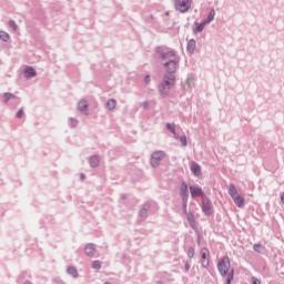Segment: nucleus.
I'll list each match as a JSON object with an SVG mask.
<instances>
[{
    "label": "nucleus",
    "mask_w": 284,
    "mask_h": 284,
    "mask_svg": "<svg viewBox=\"0 0 284 284\" xmlns=\"http://www.w3.org/2000/svg\"><path fill=\"white\" fill-rule=\"evenodd\" d=\"M106 105L109 108V110H114V108H116V100L111 99L106 102Z\"/></svg>",
    "instance_id": "obj_19"
},
{
    "label": "nucleus",
    "mask_w": 284,
    "mask_h": 284,
    "mask_svg": "<svg viewBox=\"0 0 284 284\" xmlns=\"http://www.w3.org/2000/svg\"><path fill=\"white\" fill-rule=\"evenodd\" d=\"M162 63L169 74L176 72V55L174 53L169 52L163 55Z\"/></svg>",
    "instance_id": "obj_2"
},
{
    "label": "nucleus",
    "mask_w": 284,
    "mask_h": 284,
    "mask_svg": "<svg viewBox=\"0 0 284 284\" xmlns=\"http://www.w3.org/2000/svg\"><path fill=\"white\" fill-rule=\"evenodd\" d=\"M214 17H216V11L214 9H211L209 12L207 18L205 19V24L210 26V23H212L214 21Z\"/></svg>",
    "instance_id": "obj_14"
},
{
    "label": "nucleus",
    "mask_w": 284,
    "mask_h": 284,
    "mask_svg": "<svg viewBox=\"0 0 284 284\" xmlns=\"http://www.w3.org/2000/svg\"><path fill=\"white\" fill-rule=\"evenodd\" d=\"M206 26L207 24L204 21L202 23L195 22L193 27V33L199 34V32H202L203 30H205Z\"/></svg>",
    "instance_id": "obj_11"
},
{
    "label": "nucleus",
    "mask_w": 284,
    "mask_h": 284,
    "mask_svg": "<svg viewBox=\"0 0 284 284\" xmlns=\"http://www.w3.org/2000/svg\"><path fill=\"white\" fill-rule=\"evenodd\" d=\"M191 172L195 175V176H201V165H199V163L193 162L191 164Z\"/></svg>",
    "instance_id": "obj_13"
},
{
    "label": "nucleus",
    "mask_w": 284,
    "mask_h": 284,
    "mask_svg": "<svg viewBox=\"0 0 284 284\" xmlns=\"http://www.w3.org/2000/svg\"><path fill=\"white\" fill-rule=\"evenodd\" d=\"M179 141H180L182 148H187V136L182 135L179 138Z\"/></svg>",
    "instance_id": "obj_20"
},
{
    "label": "nucleus",
    "mask_w": 284,
    "mask_h": 284,
    "mask_svg": "<svg viewBox=\"0 0 284 284\" xmlns=\"http://www.w3.org/2000/svg\"><path fill=\"white\" fill-rule=\"evenodd\" d=\"M253 250H254V252H256L257 254H262V253H263V245H261V244H254V245H253Z\"/></svg>",
    "instance_id": "obj_21"
},
{
    "label": "nucleus",
    "mask_w": 284,
    "mask_h": 284,
    "mask_svg": "<svg viewBox=\"0 0 284 284\" xmlns=\"http://www.w3.org/2000/svg\"><path fill=\"white\" fill-rule=\"evenodd\" d=\"M145 82L150 83V77L149 75L145 78Z\"/></svg>",
    "instance_id": "obj_35"
},
{
    "label": "nucleus",
    "mask_w": 284,
    "mask_h": 284,
    "mask_svg": "<svg viewBox=\"0 0 284 284\" xmlns=\"http://www.w3.org/2000/svg\"><path fill=\"white\" fill-rule=\"evenodd\" d=\"M202 212L205 214V216H210L212 214V201L207 196L202 199Z\"/></svg>",
    "instance_id": "obj_7"
},
{
    "label": "nucleus",
    "mask_w": 284,
    "mask_h": 284,
    "mask_svg": "<svg viewBox=\"0 0 284 284\" xmlns=\"http://www.w3.org/2000/svg\"><path fill=\"white\" fill-rule=\"evenodd\" d=\"M24 111L23 109H20L18 113L16 114L17 119H23Z\"/></svg>",
    "instance_id": "obj_28"
},
{
    "label": "nucleus",
    "mask_w": 284,
    "mask_h": 284,
    "mask_svg": "<svg viewBox=\"0 0 284 284\" xmlns=\"http://www.w3.org/2000/svg\"><path fill=\"white\" fill-rule=\"evenodd\" d=\"M3 99H4V103H8L10 99H14V95L12 93H4Z\"/></svg>",
    "instance_id": "obj_25"
},
{
    "label": "nucleus",
    "mask_w": 284,
    "mask_h": 284,
    "mask_svg": "<svg viewBox=\"0 0 284 284\" xmlns=\"http://www.w3.org/2000/svg\"><path fill=\"white\" fill-rule=\"evenodd\" d=\"M183 210L190 227L196 230V220L194 219V214L187 211V204H183Z\"/></svg>",
    "instance_id": "obj_5"
},
{
    "label": "nucleus",
    "mask_w": 284,
    "mask_h": 284,
    "mask_svg": "<svg viewBox=\"0 0 284 284\" xmlns=\"http://www.w3.org/2000/svg\"><path fill=\"white\" fill-rule=\"evenodd\" d=\"M229 194L231 195V199H233V203H235L236 206L243 207V205H245V199L239 194V191L233 183L229 185Z\"/></svg>",
    "instance_id": "obj_3"
},
{
    "label": "nucleus",
    "mask_w": 284,
    "mask_h": 284,
    "mask_svg": "<svg viewBox=\"0 0 284 284\" xmlns=\"http://www.w3.org/2000/svg\"><path fill=\"white\" fill-rule=\"evenodd\" d=\"M187 256L190 257V258H194V247H189V250H187Z\"/></svg>",
    "instance_id": "obj_27"
},
{
    "label": "nucleus",
    "mask_w": 284,
    "mask_h": 284,
    "mask_svg": "<svg viewBox=\"0 0 284 284\" xmlns=\"http://www.w3.org/2000/svg\"><path fill=\"white\" fill-rule=\"evenodd\" d=\"M180 190H181L183 205H187V196H190V192L187 191V184L185 182H182Z\"/></svg>",
    "instance_id": "obj_10"
},
{
    "label": "nucleus",
    "mask_w": 284,
    "mask_h": 284,
    "mask_svg": "<svg viewBox=\"0 0 284 284\" xmlns=\"http://www.w3.org/2000/svg\"><path fill=\"white\" fill-rule=\"evenodd\" d=\"M78 108L81 112H85L88 110V101L82 100L79 102Z\"/></svg>",
    "instance_id": "obj_18"
},
{
    "label": "nucleus",
    "mask_w": 284,
    "mask_h": 284,
    "mask_svg": "<svg viewBox=\"0 0 284 284\" xmlns=\"http://www.w3.org/2000/svg\"><path fill=\"white\" fill-rule=\"evenodd\" d=\"M165 159V153L163 151H156L151 156V165L152 168H159L161 161Z\"/></svg>",
    "instance_id": "obj_4"
},
{
    "label": "nucleus",
    "mask_w": 284,
    "mask_h": 284,
    "mask_svg": "<svg viewBox=\"0 0 284 284\" xmlns=\"http://www.w3.org/2000/svg\"><path fill=\"white\" fill-rule=\"evenodd\" d=\"M192 8V0H179V11L187 12Z\"/></svg>",
    "instance_id": "obj_9"
},
{
    "label": "nucleus",
    "mask_w": 284,
    "mask_h": 284,
    "mask_svg": "<svg viewBox=\"0 0 284 284\" xmlns=\"http://www.w3.org/2000/svg\"><path fill=\"white\" fill-rule=\"evenodd\" d=\"M230 267H231V264H230L229 256L222 257L221 261H219L217 263V270L221 276L223 278L226 277V281L224 284H232V282L234 281V268H230Z\"/></svg>",
    "instance_id": "obj_1"
},
{
    "label": "nucleus",
    "mask_w": 284,
    "mask_h": 284,
    "mask_svg": "<svg viewBox=\"0 0 284 284\" xmlns=\"http://www.w3.org/2000/svg\"><path fill=\"white\" fill-rule=\"evenodd\" d=\"M9 26H10V28H12L13 30H16L17 31V23L14 22V21H9Z\"/></svg>",
    "instance_id": "obj_31"
},
{
    "label": "nucleus",
    "mask_w": 284,
    "mask_h": 284,
    "mask_svg": "<svg viewBox=\"0 0 284 284\" xmlns=\"http://www.w3.org/2000/svg\"><path fill=\"white\" fill-rule=\"evenodd\" d=\"M92 267H93V270H101V262L94 261V262L92 263Z\"/></svg>",
    "instance_id": "obj_26"
},
{
    "label": "nucleus",
    "mask_w": 284,
    "mask_h": 284,
    "mask_svg": "<svg viewBox=\"0 0 284 284\" xmlns=\"http://www.w3.org/2000/svg\"><path fill=\"white\" fill-rule=\"evenodd\" d=\"M24 75L27 77V79H30V77H37V71L34 70V68H27L24 71Z\"/></svg>",
    "instance_id": "obj_17"
},
{
    "label": "nucleus",
    "mask_w": 284,
    "mask_h": 284,
    "mask_svg": "<svg viewBox=\"0 0 284 284\" xmlns=\"http://www.w3.org/2000/svg\"><path fill=\"white\" fill-rule=\"evenodd\" d=\"M174 83H176L175 78H170L169 81H166V85H174Z\"/></svg>",
    "instance_id": "obj_29"
},
{
    "label": "nucleus",
    "mask_w": 284,
    "mask_h": 284,
    "mask_svg": "<svg viewBox=\"0 0 284 284\" xmlns=\"http://www.w3.org/2000/svg\"><path fill=\"white\" fill-rule=\"evenodd\" d=\"M191 264L190 262H186L184 265V272H190Z\"/></svg>",
    "instance_id": "obj_32"
},
{
    "label": "nucleus",
    "mask_w": 284,
    "mask_h": 284,
    "mask_svg": "<svg viewBox=\"0 0 284 284\" xmlns=\"http://www.w3.org/2000/svg\"><path fill=\"white\" fill-rule=\"evenodd\" d=\"M194 87V77H189L184 82V90H192Z\"/></svg>",
    "instance_id": "obj_15"
},
{
    "label": "nucleus",
    "mask_w": 284,
    "mask_h": 284,
    "mask_svg": "<svg viewBox=\"0 0 284 284\" xmlns=\"http://www.w3.org/2000/svg\"><path fill=\"white\" fill-rule=\"evenodd\" d=\"M68 273L71 274V276H73L74 278H77V275H78L77 268L70 266L68 267Z\"/></svg>",
    "instance_id": "obj_23"
},
{
    "label": "nucleus",
    "mask_w": 284,
    "mask_h": 284,
    "mask_svg": "<svg viewBox=\"0 0 284 284\" xmlns=\"http://www.w3.org/2000/svg\"><path fill=\"white\" fill-rule=\"evenodd\" d=\"M84 252L87 256H94V252H97V250L94 248V245L88 244L84 248Z\"/></svg>",
    "instance_id": "obj_16"
},
{
    "label": "nucleus",
    "mask_w": 284,
    "mask_h": 284,
    "mask_svg": "<svg viewBox=\"0 0 284 284\" xmlns=\"http://www.w3.org/2000/svg\"><path fill=\"white\" fill-rule=\"evenodd\" d=\"M190 193L192 199H196L197 196H201L202 199H205V193L203 192V189H201L200 186H194L191 185L189 186Z\"/></svg>",
    "instance_id": "obj_8"
},
{
    "label": "nucleus",
    "mask_w": 284,
    "mask_h": 284,
    "mask_svg": "<svg viewBox=\"0 0 284 284\" xmlns=\"http://www.w3.org/2000/svg\"><path fill=\"white\" fill-rule=\"evenodd\" d=\"M90 163H91L92 168H97V165H99V158L92 156L90 160Z\"/></svg>",
    "instance_id": "obj_24"
},
{
    "label": "nucleus",
    "mask_w": 284,
    "mask_h": 284,
    "mask_svg": "<svg viewBox=\"0 0 284 284\" xmlns=\"http://www.w3.org/2000/svg\"><path fill=\"white\" fill-rule=\"evenodd\" d=\"M186 50L189 54H194V50H196V40L194 39L189 40L186 44Z\"/></svg>",
    "instance_id": "obj_12"
},
{
    "label": "nucleus",
    "mask_w": 284,
    "mask_h": 284,
    "mask_svg": "<svg viewBox=\"0 0 284 284\" xmlns=\"http://www.w3.org/2000/svg\"><path fill=\"white\" fill-rule=\"evenodd\" d=\"M281 201H282V203L284 204V192H283L282 195H281Z\"/></svg>",
    "instance_id": "obj_34"
},
{
    "label": "nucleus",
    "mask_w": 284,
    "mask_h": 284,
    "mask_svg": "<svg viewBox=\"0 0 284 284\" xmlns=\"http://www.w3.org/2000/svg\"><path fill=\"white\" fill-rule=\"evenodd\" d=\"M0 39L2 41H8V39H10V34H8L6 31H0Z\"/></svg>",
    "instance_id": "obj_22"
},
{
    "label": "nucleus",
    "mask_w": 284,
    "mask_h": 284,
    "mask_svg": "<svg viewBox=\"0 0 284 284\" xmlns=\"http://www.w3.org/2000/svg\"><path fill=\"white\" fill-rule=\"evenodd\" d=\"M251 281H252V284H261V280L256 277H252Z\"/></svg>",
    "instance_id": "obj_33"
},
{
    "label": "nucleus",
    "mask_w": 284,
    "mask_h": 284,
    "mask_svg": "<svg viewBox=\"0 0 284 284\" xmlns=\"http://www.w3.org/2000/svg\"><path fill=\"white\" fill-rule=\"evenodd\" d=\"M200 254H201V258H202V261H201L202 267L207 270V267H210V250L204 247L200 251Z\"/></svg>",
    "instance_id": "obj_6"
},
{
    "label": "nucleus",
    "mask_w": 284,
    "mask_h": 284,
    "mask_svg": "<svg viewBox=\"0 0 284 284\" xmlns=\"http://www.w3.org/2000/svg\"><path fill=\"white\" fill-rule=\"evenodd\" d=\"M168 130H170V132H172V134H176V132L174 131V124H166Z\"/></svg>",
    "instance_id": "obj_30"
}]
</instances>
